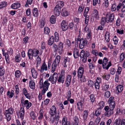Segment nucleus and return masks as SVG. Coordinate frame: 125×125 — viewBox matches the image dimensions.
Instances as JSON below:
<instances>
[{"label":"nucleus","instance_id":"obj_47","mask_svg":"<svg viewBox=\"0 0 125 125\" xmlns=\"http://www.w3.org/2000/svg\"><path fill=\"white\" fill-rule=\"evenodd\" d=\"M78 109L80 111H82V107L83 106V104L81 102H79L77 104Z\"/></svg>","mask_w":125,"mask_h":125},{"label":"nucleus","instance_id":"obj_22","mask_svg":"<svg viewBox=\"0 0 125 125\" xmlns=\"http://www.w3.org/2000/svg\"><path fill=\"white\" fill-rule=\"evenodd\" d=\"M72 77L71 75L69 74L67 75L66 81V86L68 87L70 85L71 79Z\"/></svg>","mask_w":125,"mask_h":125},{"label":"nucleus","instance_id":"obj_59","mask_svg":"<svg viewBox=\"0 0 125 125\" xmlns=\"http://www.w3.org/2000/svg\"><path fill=\"white\" fill-rule=\"evenodd\" d=\"M15 76L17 78L19 77L20 76L21 73L20 71L17 70L15 72Z\"/></svg>","mask_w":125,"mask_h":125},{"label":"nucleus","instance_id":"obj_37","mask_svg":"<svg viewBox=\"0 0 125 125\" xmlns=\"http://www.w3.org/2000/svg\"><path fill=\"white\" fill-rule=\"evenodd\" d=\"M62 15L63 16H66L68 15V13L65 9H62L61 11Z\"/></svg>","mask_w":125,"mask_h":125},{"label":"nucleus","instance_id":"obj_48","mask_svg":"<svg viewBox=\"0 0 125 125\" xmlns=\"http://www.w3.org/2000/svg\"><path fill=\"white\" fill-rule=\"evenodd\" d=\"M110 96V93L109 91H106L104 94V96L105 98H108Z\"/></svg>","mask_w":125,"mask_h":125},{"label":"nucleus","instance_id":"obj_28","mask_svg":"<svg viewBox=\"0 0 125 125\" xmlns=\"http://www.w3.org/2000/svg\"><path fill=\"white\" fill-rule=\"evenodd\" d=\"M29 86L31 89L33 90L35 89V84L34 81L32 80L30 81L29 83Z\"/></svg>","mask_w":125,"mask_h":125},{"label":"nucleus","instance_id":"obj_26","mask_svg":"<svg viewBox=\"0 0 125 125\" xmlns=\"http://www.w3.org/2000/svg\"><path fill=\"white\" fill-rule=\"evenodd\" d=\"M21 4L20 3L16 2L12 5L11 7L12 8L16 9L19 8Z\"/></svg>","mask_w":125,"mask_h":125},{"label":"nucleus","instance_id":"obj_58","mask_svg":"<svg viewBox=\"0 0 125 125\" xmlns=\"http://www.w3.org/2000/svg\"><path fill=\"white\" fill-rule=\"evenodd\" d=\"M120 119H116L114 122L113 125H120Z\"/></svg>","mask_w":125,"mask_h":125},{"label":"nucleus","instance_id":"obj_11","mask_svg":"<svg viewBox=\"0 0 125 125\" xmlns=\"http://www.w3.org/2000/svg\"><path fill=\"white\" fill-rule=\"evenodd\" d=\"M90 8L88 7H86L85 8L83 13V16L85 17V23L86 24H87L89 19V16L87 15L88 13L89 10Z\"/></svg>","mask_w":125,"mask_h":125},{"label":"nucleus","instance_id":"obj_5","mask_svg":"<svg viewBox=\"0 0 125 125\" xmlns=\"http://www.w3.org/2000/svg\"><path fill=\"white\" fill-rule=\"evenodd\" d=\"M14 111V110L12 108H10L5 111L4 114L7 121L9 122L10 120L11 115L13 114Z\"/></svg>","mask_w":125,"mask_h":125},{"label":"nucleus","instance_id":"obj_62","mask_svg":"<svg viewBox=\"0 0 125 125\" xmlns=\"http://www.w3.org/2000/svg\"><path fill=\"white\" fill-rule=\"evenodd\" d=\"M7 53H9L10 55H12L13 53V50L11 48H9L8 50Z\"/></svg>","mask_w":125,"mask_h":125},{"label":"nucleus","instance_id":"obj_41","mask_svg":"<svg viewBox=\"0 0 125 125\" xmlns=\"http://www.w3.org/2000/svg\"><path fill=\"white\" fill-rule=\"evenodd\" d=\"M88 114V112L87 110H85L84 111L83 115V117L84 120H85L86 119Z\"/></svg>","mask_w":125,"mask_h":125},{"label":"nucleus","instance_id":"obj_49","mask_svg":"<svg viewBox=\"0 0 125 125\" xmlns=\"http://www.w3.org/2000/svg\"><path fill=\"white\" fill-rule=\"evenodd\" d=\"M122 68L120 66H118L116 71V74L119 75L120 74L122 71Z\"/></svg>","mask_w":125,"mask_h":125},{"label":"nucleus","instance_id":"obj_14","mask_svg":"<svg viewBox=\"0 0 125 125\" xmlns=\"http://www.w3.org/2000/svg\"><path fill=\"white\" fill-rule=\"evenodd\" d=\"M16 113L18 115L20 116L21 119L22 120L23 119L25 113L24 107H21L20 111H17Z\"/></svg>","mask_w":125,"mask_h":125},{"label":"nucleus","instance_id":"obj_63","mask_svg":"<svg viewBox=\"0 0 125 125\" xmlns=\"http://www.w3.org/2000/svg\"><path fill=\"white\" fill-rule=\"evenodd\" d=\"M109 87L108 84H105L103 86V89L104 90H106Z\"/></svg>","mask_w":125,"mask_h":125},{"label":"nucleus","instance_id":"obj_4","mask_svg":"<svg viewBox=\"0 0 125 125\" xmlns=\"http://www.w3.org/2000/svg\"><path fill=\"white\" fill-rule=\"evenodd\" d=\"M60 118V116L59 113L56 114L54 116H51L49 119L50 123L51 124H53L54 125H57Z\"/></svg>","mask_w":125,"mask_h":125},{"label":"nucleus","instance_id":"obj_9","mask_svg":"<svg viewBox=\"0 0 125 125\" xmlns=\"http://www.w3.org/2000/svg\"><path fill=\"white\" fill-rule=\"evenodd\" d=\"M58 78V75L56 73H54L52 76H51L49 77L48 80L53 84L55 83L56 82Z\"/></svg>","mask_w":125,"mask_h":125},{"label":"nucleus","instance_id":"obj_51","mask_svg":"<svg viewBox=\"0 0 125 125\" xmlns=\"http://www.w3.org/2000/svg\"><path fill=\"white\" fill-rule=\"evenodd\" d=\"M70 61V59L69 58L65 57L64 59L63 63H67L68 64L69 63Z\"/></svg>","mask_w":125,"mask_h":125},{"label":"nucleus","instance_id":"obj_64","mask_svg":"<svg viewBox=\"0 0 125 125\" xmlns=\"http://www.w3.org/2000/svg\"><path fill=\"white\" fill-rule=\"evenodd\" d=\"M116 72L114 68H112L111 69L110 73L111 74L114 75L115 74Z\"/></svg>","mask_w":125,"mask_h":125},{"label":"nucleus","instance_id":"obj_34","mask_svg":"<svg viewBox=\"0 0 125 125\" xmlns=\"http://www.w3.org/2000/svg\"><path fill=\"white\" fill-rule=\"evenodd\" d=\"M71 90L69 88L68 89L67 91V96L66 97V98H67V99L68 100H69L71 97Z\"/></svg>","mask_w":125,"mask_h":125},{"label":"nucleus","instance_id":"obj_56","mask_svg":"<svg viewBox=\"0 0 125 125\" xmlns=\"http://www.w3.org/2000/svg\"><path fill=\"white\" fill-rule=\"evenodd\" d=\"M106 22V18H105L104 17L102 18L101 20V24L103 25H104Z\"/></svg>","mask_w":125,"mask_h":125},{"label":"nucleus","instance_id":"obj_8","mask_svg":"<svg viewBox=\"0 0 125 125\" xmlns=\"http://www.w3.org/2000/svg\"><path fill=\"white\" fill-rule=\"evenodd\" d=\"M115 14L113 13H111L108 12L106 14V22L111 23L114 22V19Z\"/></svg>","mask_w":125,"mask_h":125},{"label":"nucleus","instance_id":"obj_45","mask_svg":"<svg viewBox=\"0 0 125 125\" xmlns=\"http://www.w3.org/2000/svg\"><path fill=\"white\" fill-rule=\"evenodd\" d=\"M74 125H78L79 120L77 116H75L74 118Z\"/></svg>","mask_w":125,"mask_h":125},{"label":"nucleus","instance_id":"obj_46","mask_svg":"<svg viewBox=\"0 0 125 125\" xmlns=\"http://www.w3.org/2000/svg\"><path fill=\"white\" fill-rule=\"evenodd\" d=\"M50 21L52 24L55 23L56 21V18L53 15L50 18Z\"/></svg>","mask_w":125,"mask_h":125},{"label":"nucleus","instance_id":"obj_44","mask_svg":"<svg viewBox=\"0 0 125 125\" xmlns=\"http://www.w3.org/2000/svg\"><path fill=\"white\" fill-rule=\"evenodd\" d=\"M99 107V108L100 109H102L104 106V103L103 101L100 102L98 104Z\"/></svg>","mask_w":125,"mask_h":125},{"label":"nucleus","instance_id":"obj_20","mask_svg":"<svg viewBox=\"0 0 125 125\" xmlns=\"http://www.w3.org/2000/svg\"><path fill=\"white\" fill-rule=\"evenodd\" d=\"M84 72V68L83 67L81 66L77 69V77L83 75Z\"/></svg>","mask_w":125,"mask_h":125},{"label":"nucleus","instance_id":"obj_23","mask_svg":"<svg viewBox=\"0 0 125 125\" xmlns=\"http://www.w3.org/2000/svg\"><path fill=\"white\" fill-rule=\"evenodd\" d=\"M48 80H46L44 82L43 86H42L41 88H46V89H48L50 85V83L48 82Z\"/></svg>","mask_w":125,"mask_h":125},{"label":"nucleus","instance_id":"obj_27","mask_svg":"<svg viewBox=\"0 0 125 125\" xmlns=\"http://www.w3.org/2000/svg\"><path fill=\"white\" fill-rule=\"evenodd\" d=\"M32 77L34 79H36L37 77L38 73L35 69L32 68L31 70Z\"/></svg>","mask_w":125,"mask_h":125},{"label":"nucleus","instance_id":"obj_17","mask_svg":"<svg viewBox=\"0 0 125 125\" xmlns=\"http://www.w3.org/2000/svg\"><path fill=\"white\" fill-rule=\"evenodd\" d=\"M2 52L3 56L5 57L7 63H9L10 62V56L8 53L5 52L3 49H2Z\"/></svg>","mask_w":125,"mask_h":125},{"label":"nucleus","instance_id":"obj_12","mask_svg":"<svg viewBox=\"0 0 125 125\" xmlns=\"http://www.w3.org/2000/svg\"><path fill=\"white\" fill-rule=\"evenodd\" d=\"M48 67L47 66V65L44 62L42 64L40 72L41 73H43L44 71H47L48 70V68L49 69H50V67L51 64L49 63H48Z\"/></svg>","mask_w":125,"mask_h":125},{"label":"nucleus","instance_id":"obj_30","mask_svg":"<svg viewBox=\"0 0 125 125\" xmlns=\"http://www.w3.org/2000/svg\"><path fill=\"white\" fill-rule=\"evenodd\" d=\"M78 79L79 81L81 83L85 82L86 80L85 76L84 75L78 77Z\"/></svg>","mask_w":125,"mask_h":125},{"label":"nucleus","instance_id":"obj_1","mask_svg":"<svg viewBox=\"0 0 125 125\" xmlns=\"http://www.w3.org/2000/svg\"><path fill=\"white\" fill-rule=\"evenodd\" d=\"M109 104L108 106H105L104 109L105 112L104 115L107 117H109L114 114L113 111L115 105V102L114 100V98L113 97H110L108 101Z\"/></svg>","mask_w":125,"mask_h":125},{"label":"nucleus","instance_id":"obj_2","mask_svg":"<svg viewBox=\"0 0 125 125\" xmlns=\"http://www.w3.org/2000/svg\"><path fill=\"white\" fill-rule=\"evenodd\" d=\"M40 53L39 51L35 48L29 49L28 52V55L29 59L31 60L33 59V57H36L38 56Z\"/></svg>","mask_w":125,"mask_h":125},{"label":"nucleus","instance_id":"obj_10","mask_svg":"<svg viewBox=\"0 0 125 125\" xmlns=\"http://www.w3.org/2000/svg\"><path fill=\"white\" fill-rule=\"evenodd\" d=\"M108 60L106 57H104L103 60L102 64L103 67L104 69L108 70L109 67L111 65V63L109 62L108 63Z\"/></svg>","mask_w":125,"mask_h":125},{"label":"nucleus","instance_id":"obj_21","mask_svg":"<svg viewBox=\"0 0 125 125\" xmlns=\"http://www.w3.org/2000/svg\"><path fill=\"white\" fill-rule=\"evenodd\" d=\"M22 91L23 94L25 97L27 99H30L31 96L28 93L27 90L25 88H24L22 89Z\"/></svg>","mask_w":125,"mask_h":125},{"label":"nucleus","instance_id":"obj_57","mask_svg":"<svg viewBox=\"0 0 125 125\" xmlns=\"http://www.w3.org/2000/svg\"><path fill=\"white\" fill-rule=\"evenodd\" d=\"M100 3V0H93V5L94 6H95L97 4H98Z\"/></svg>","mask_w":125,"mask_h":125},{"label":"nucleus","instance_id":"obj_54","mask_svg":"<svg viewBox=\"0 0 125 125\" xmlns=\"http://www.w3.org/2000/svg\"><path fill=\"white\" fill-rule=\"evenodd\" d=\"M110 77L109 74H105L102 76L103 78L106 79V80H108Z\"/></svg>","mask_w":125,"mask_h":125},{"label":"nucleus","instance_id":"obj_24","mask_svg":"<svg viewBox=\"0 0 125 125\" xmlns=\"http://www.w3.org/2000/svg\"><path fill=\"white\" fill-rule=\"evenodd\" d=\"M63 48V44L61 42H60L58 46V52L60 54H62V51Z\"/></svg>","mask_w":125,"mask_h":125},{"label":"nucleus","instance_id":"obj_19","mask_svg":"<svg viewBox=\"0 0 125 125\" xmlns=\"http://www.w3.org/2000/svg\"><path fill=\"white\" fill-rule=\"evenodd\" d=\"M61 9L59 6L56 5L54 9V13L55 15L58 16L59 15L61 12Z\"/></svg>","mask_w":125,"mask_h":125},{"label":"nucleus","instance_id":"obj_32","mask_svg":"<svg viewBox=\"0 0 125 125\" xmlns=\"http://www.w3.org/2000/svg\"><path fill=\"white\" fill-rule=\"evenodd\" d=\"M94 17L96 20H98L99 19V17L98 11L96 10H94Z\"/></svg>","mask_w":125,"mask_h":125},{"label":"nucleus","instance_id":"obj_36","mask_svg":"<svg viewBox=\"0 0 125 125\" xmlns=\"http://www.w3.org/2000/svg\"><path fill=\"white\" fill-rule=\"evenodd\" d=\"M116 90L118 93L121 92L123 90V86L122 85H118L117 86Z\"/></svg>","mask_w":125,"mask_h":125},{"label":"nucleus","instance_id":"obj_16","mask_svg":"<svg viewBox=\"0 0 125 125\" xmlns=\"http://www.w3.org/2000/svg\"><path fill=\"white\" fill-rule=\"evenodd\" d=\"M61 26V28L63 31H65L68 28V24L65 20L62 21Z\"/></svg>","mask_w":125,"mask_h":125},{"label":"nucleus","instance_id":"obj_35","mask_svg":"<svg viewBox=\"0 0 125 125\" xmlns=\"http://www.w3.org/2000/svg\"><path fill=\"white\" fill-rule=\"evenodd\" d=\"M125 57V53L122 52L119 56V62H121L124 59Z\"/></svg>","mask_w":125,"mask_h":125},{"label":"nucleus","instance_id":"obj_7","mask_svg":"<svg viewBox=\"0 0 125 125\" xmlns=\"http://www.w3.org/2000/svg\"><path fill=\"white\" fill-rule=\"evenodd\" d=\"M21 102L23 107H25L26 109H28L32 105V103L27 100L24 101L23 97H22Z\"/></svg>","mask_w":125,"mask_h":125},{"label":"nucleus","instance_id":"obj_25","mask_svg":"<svg viewBox=\"0 0 125 125\" xmlns=\"http://www.w3.org/2000/svg\"><path fill=\"white\" fill-rule=\"evenodd\" d=\"M62 125H70L69 122L67 121V119L65 116L63 118L62 120Z\"/></svg>","mask_w":125,"mask_h":125},{"label":"nucleus","instance_id":"obj_53","mask_svg":"<svg viewBox=\"0 0 125 125\" xmlns=\"http://www.w3.org/2000/svg\"><path fill=\"white\" fill-rule=\"evenodd\" d=\"M88 85L89 87H92L94 85V83L92 81L89 80L88 81Z\"/></svg>","mask_w":125,"mask_h":125},{"label":"nucleus","instance_id":"obj_15","mask_svg":"<svg viewBox=\"0 0 125 125\" xmlns=\"http://www.w3.org/2000/svg\"><path fill=\"white\" fill-rule=\"evenodd\" d=\"M57 109L56 107L54 105L52 106L50 109L49 113L51 116H54L56 114Z\"/></svg>","mask_w":125,"mask_h":125},{"label":"nucleus","instance_id":"obj_52","mask_svg":"<svg viewBox=\"0 0 125 125\" xmlns=\"http://www.w3.org/2000/svg\"><path fill=\"white\" fill-rule=\"evenodd\" d=\"M50 31V29L48 27H45L44 28V33L46 34H48Z\"/></svg>","mask_w":125,"mask_h":125},{"label":"nucleus","instance_id":"obj_60","mask_svg":"<svg viewBox=\"0 0 125 125\" xmlns=\"http://www.w3.org/2000/svg\"><path fill=\"white\" fill-rule=\"evenodd\" d=\"M116 5L114 3L112 5L111 8V10L112 11H115L116 9Z\"/></svg>","mask_w":125,"mask_h":125},{"label":"nucleus","instance_id":"obj_33","mask_svg":"<svg viewBox=\"0 0 125 125\" xmlns=\"http://www.w3.org/2000/svg\"><path fill=\"white\" fill-rule=\"evenodd\" d=\"M21 58L20 54H17L15 57V61L17 62H20L21 60Z\"/></svg>","mask_w":125,"mask_h":125},{"label":"nucleus","instance_id":"obj_29","mask_svg":"<svg viewBox=\"0 0 125 125\" xmlns=\"http://www.w3.org/2000/svg\"><path fill=\"white\" fill-rule=\"evenodd\" d=\"M36 57V67H38L40 65L41 62V59L39 56Z\"/></svg>","mask_w":125,"mask_h":125},{"label":"nucleus","instance_id":"obj_42","mask_svg":"<svg viewBox=\"0 0 125 125\" xmlns=\"http://www.w3.org/2000/svg\"><path fill=\"white\" fill-rule=\"evenodd\" d=\"M5 73V70L4 68L2 66L0 67V76L3 75Z\"/></svg>","mask_w":125,"mask_h":125},{"label":"nucleus","instance_id":"obj_3","mask_svg":"<svg viewBox=\"0 0 125 125\" xmlns=\"http://www.w3.org/2000/svg\"><path fill=\"white\" fill-rule=\"evenodd\" d=\"M60 60V56L59 55H57L52 64L51 69V72L52 73L54 72L57 66L59 65Z\"/></svg>","mask_w":125,"mask_h":125},{"label":"nucleus","instance_id":"obj_39","mask_svg":"<svg viewBox=\"0 0 125 125\" xmlns=\"http://www.w3.org/2000/svg\"><path fill=\"white\" fill-rule=\"evenodd\" d=\"M73 56L75 58H77L79 56L78 51L77 49H75L73 52Z\"/></svg>","mask_w":125,"mask_h":125},{"label":"nucleus","instance_id":"obj_55","mask_svg":"<svg viewBox=\"0 0 125 125\" xmlns=\"http://www.w3.org/2000/svg\"><path fill=\"white\" fill-rule=\"evenodd\" d=\"M89 97H90L91 102L92 103H93L94 102L95 99L94 95L93 94H91L90 95Z\"/></svg>","mask_w":125,"mask_h":125},{"label":"nucleus","instance_id":"obj_31","mask_svg":"<svg viewBox=\"0 0 125 125\" xmlns=\"http://www.w3.org/2000/svg\"><path fill=\"white\" fill-rule=\"evenodd\" d=\"M14 95V91L12 90L11 91H8L7 92V95L9 98H11L13 97Z\"/></svg>","mask_w":125,"mask_h":125},{"label":"nucleus","instance_id":"obj_43","mask_svg":"<svg viewBox=\"0 0 125 125\" xmlns=\"http://www.w3.org/2000/svg\"><path fill=\"white\" fill-rule=\"evenodd\" d=\"M30 115L31 118H32L33 120H35L36 116L34 112L32 111L31 112Z\"/></svg>","mask_w":125,"mask_h":125},{"label":"nucleus","instance_id":"obj_18","mask_svg":"<svg viewBox=\"0 0 125 125\" xmlns=\"http://www.w3.org/2000/svg\"><path fill=\"white\" fill-rule=\"evenodd\" d=\"M78 41L79 40H78ZM80 41V47L81 49L83 48L86 45L87 41L86 40H79Z\"/></svg>","mask_w":125,"mask_h":125},{"label":"nucleus","instance_id":"obj_61","mask_svg":"<svg viewBox=\"0 0 125 125\" xmlns=\"http://www.w3.org/2000/svg\"><path fill=\"white\" fill-rule=\"evenodd\" d=\"M64 5V2L63 1H60L59 2V4L57 5L59 6L60 8L61 9L63 6Z\"/></svg>","mask_w":125,"mask_h":125},{"label":"nucleus","instance_id":"obj_38","mask_svg":"<svg viewBox=\"0 0 125 125\" xmlns=\"http://www.w3.org/2000/svg\"><path fill=\"white\" fill-rule=\"evenodd\" d=\"M33 13L34 16L37 17L38 16V13L37 8H34L33 10Z\"/></svg>","mask_w":125,"mask_h":125},{"label":"nucleus","instance_id":"obj_13","mask_svg":"<svg viewBox=\"0 0 125 125\" xmlns=\"http://www.w3.org/2000/svg\"><path fill=\"white\" fill-rule=\"evenodd\" d=\"M65 77L64 71L63 70L62 71L60 75L59 76L58 79L57 80L58 82L63 83L64 81Z\"/></svg>","mask_w":125,"mask_h":125},{"label":"nucleus","instance_id":"obj_50","mask_svg":"<svg viewBox=\"0 0 125 125\" xmlns=\"http://www.w3.org/2000/svg\"><path fill=\"white\" fill-rule=\"evenodd\" d=\"M101 112V109L98 108L95 111V115L96 116H98L100 114Z\"/></svg>","mask_w":125,"mask_h":125},{"label":"nucleus","instance_id":"obj_40","mask_svg":"<svg viewBox=\"0 0 125 125\" xmlns=\"http://www.w3.org/2000/svg\"><path fill=\"white\" fill-rule=\"evenodd\" d=\"M7 2L5 1L0 2V9L5 7L6 5Z\"/></svg>","mask_w":125,"mask_h":125},{"label":"nucleus","instance_id":"obj_6","mask_svg":"<svg viewBox=\"0 0 125 125\" xmlns=\"http://www.w3.org/2000/svg\"><path fill=\"white\" fill-rule=\"evenodd\" d=\"M89 55V53L87 52H85L83 50H82L80 53V59H82V61L85 63L87 60V57Z\"/></svg>","mask_w":125,"mask_h":125}]
</instances>
